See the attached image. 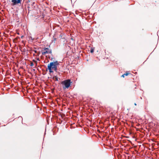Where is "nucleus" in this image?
I'll list each match as a JSON object with an SVG mask.
<instances>
[{
	"instance_id": "f257e3e1",
	"label": "nucleus",
	"mask_w": 159,
	"mask_h": 159,
	"mask_svg": "<svg viewBox=\"0 0 159 159\" xmlns=\"http://www.w3.org/2000/svg\"><path fill=\"white\" fill-rule=\"evenodd\" d=\"M59 64V63L57 61H55L50 62L48 66V68L50 73L53 72V70L57 71V66Z\"/></svg>"
},
{
	"instance_id": "f03ea898",
	"label": "nucleus",
	"mask_w": 159,
	"mask_h": 159,
	"mask_svg": "<svg viewBox=\"0 0 159 159\" xmlns=\"http://www.w3.org/2000/svg\"><path fill=\"white\" fill-rule=\"evenodd\" d=\"M71 83L70 80L67 79L62 81L61 84L62 86L63 89H68L70 86Z\"/></svg>"
},
{
	"instance_id": "7ed1b4c3",
	"label": "nucleus",
	"mask_w": 159,
	"mask_h": 159,
	"mask_svg": "<svg viewBox=\"0 0 159 159\" xmlns=\"http://www.w3.org/2000/svg\"><path fill=\"white\" fill-rule=\"evenodd\" d=\"M42 54L43 55H45L46 54L51 53V51L48 48H44L41 51Z\"/></svg>"
},
{
	"instance_id": "20e7f679",
	"label": "nucleus",
	"mask_w": 159,
	"mask_h": 159,
	"mask_svg": "<svg viewBox=\"0 0 159 159\" xmlns=\"http://www.w3.org/2000/svg\"><path fill=\"white\" fill-rule=\"evenodd\" d=\"M21 0H11V5L15 6L18 4H20Z\"/></svg>"
},
{
	"instance_id": "39448f33",
	"label": "nucleus",
	"mask_w": 159,
	"mask_h": 159,
	"mask_svg": "<svg viewBox=\"0 0 159 159\" xmlns=\"http://www.w3.org/2000/svg\"><path fill=\"white\" fill-rule=\"evenodd\" d=\"M53 79L54 81H58V77L57 76H53Z\"/></svg>"
},
{
	"instance_id": "423d86ee",
	"label": "nucleus",
	"mask_w": 159,
	"mask_h": 159,
	"mask_svg": "<svg viewBox=\"0 0 159 159\" xmlns=\"http://www.w3.org/2000/svg\"><path fill=\"white\" fill-rule=\"evenodd\" d=\"M93 52H94V49L93 48H91L90 50V52L91 53H93Z\"/></svg>"
},
{
	"instance_id": "0eeeda50",
	"label": "nucleus",
	"mask_w": 159,
	"mask_h": 159,
	"mask_svg": "<svg viewBox=\"0 0 159 159\" xmlns=\"http://www.w3.org/2000/svg\"><path fill=\"white\" fill-rule=\"evenodd\" d=\"M129 74V73L127 72L125 73L124 74L125 75V76H127Z\"/></svg>"
},
{
	"instance_id": "6e6552de",
	"label": "nucleus",
	"mask_w": 159,
	"mask_h": 159,
	"mask_svg": "<svg viewBox=\"0 0 159 159\" xmlns=\"http://www.w3.org/2000/svg\"><path fill=\"white\" fill-rule=\"evenodd\" d=\"M34 65V64L32 62H31L30 63V66H33Z\"/></svg>"
},
{
	"instance_id": "1a4fd4ad",
	"label": "nucleus",
	"mask_w": 159,
	"mask_h": 159,
	"mask_svg": "<svg viewBox=\"0 0 159 159\" xmlns=\"http://www.w3.org/2000/svg\"><path fill=\"white\" fill-rule=\"evenodd\" d=\"M125 76V75L124 74L122 75V76L123 77H124Z\"/></svg>"
},
{
	"instance_id": "9d476101",
	"label": "nucleus",
	"mask_w": 159,
	"mask_h": 159,
	"mask_svg": "<svg viewBox=\"0 0 159 159\" xmlns=\"http://www.w3.org/2000/svg\"><path fill=\"white\" fill-rule=\"evenodd\" d=\"M33 61L35 62H36V61H35L34 60H33Z\"/></svg>"
},
{
	"instance_id": "9b49d317",
	"label": "nucleus",
	"mask_w": 159,
	"mask_h": 159,
	"mask_svg": "<svg viewBox=\"0 0 159 159\" xmlns=\"http://www.w3.org/2000/svg\"><path fill=\"white\" fill-rule=\"evenodd\" d=\"M17 34H19V33H17Z\"/></svg>"
},
{
	"instance_id": "f8f14e48",
	"label": "nucleus",
	"mask_w": 159,
	"mask_h": 159,
	"mask_svg": "<svg viewBox=\"0 0 159 159\" xmlns=\"http://www.w3.org/2000/svg\"><path fill=\"white\" fill-rule=\"evenodd\" d=\"M135 104V105H136V104L135 103V104Z\"/></svg>"
}]
</instances>
